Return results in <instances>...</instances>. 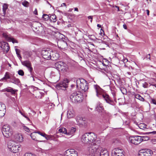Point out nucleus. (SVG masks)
<instances>
[{
    "instance_id": "nucleus-20",
    "label": "nucleus",
    "mask_w": 156,
    "mask_h": 156,
    "mask_svg": "<svg viewBox=\"0 0 156 156\" xmlns=\"http://www.w3.org/2000/svg\"><path fill=\"white\" fill-rule=\"evenodd\" d=\"M99 156H109L108 151L105 149L102 148L99 152Z\"/></svg>"
},
{
    "instance_id": "nucleus-50",
    "label": "nucleus",
    "mask_w": 156,
    "mask_h": 156,
    "mask_svg": "<svg viewBox=\"0 0 156 156\" xmlns=\"http://www.w3.org/2000/svg\"><path fill=\"white\" fill-rule=\"evenodd\" d=\"M23 129L28 132H29L30 131V129L29 128L26 126H23Z\"/></svg>"
},
{
    "instance_id": "nucleus-43",
    "label": "nucleus",
    "mask_w": 156,
    "mask_h": 156,
    "mask_svg": "<svg viewBox=\"0 0 156 156\" xmlns=\"http://www.w3.org/2000/svg\"><path fill=\"white\" fill-rule=\"evenodd\" d=\"M18 73L20 75L23 76L24 75V72L21 69L19 70L18 71Z\"/></svg>"
},
{
    "instance_id": "nucleus-8",
    "label": "nucleus",
    "mask_w": 156,
    "mask_h": 156,
    "mask_svg": "<svg viewBox=\"0 0 156 156\" xmlns=\"http://www.w3.org/2000/svg\"><path fill=\"white\" fill-rule=\"evenodd\" d=\"M125 152L123 150L119 148L114 149L112 151V156H125Z\"/></svg>"
},
{
    "instance_id": "nucleus-11",
    "label": "nucleus",
    "mask_w": 156,
    "mask_h": 156,
    "mask_svg": "<svg viewBox=\"0 0 156 156\" xmlns=\"http://www.w3.org/2000/svg\"><path fill=\"white\" fill-rule=\"evenodd\" d=\"M51 52L50 50H42L41 51V54L43 58L47 60L51 58Z\"/></svg>"
},
{
    "instance_id": "nucleus-3",
    "label": "nucleus",
    "mask_w": 156,
    "mask_h": 156,
    "mask_svg": "<svg viewBox=\"0 0 156 156\" xmlns=\"http://www.w3.org/2000/svg\"><path fill=\"white\" fill-rule=\"evenodd\" d=\"M76 87L80 88L82 90L85 92L87 91L88 87L86 81L84 80L78 79L76 81Z\"/></svg>"
},
{
    "instance_id": "nucleus-14",
    "label": "nucleus",
    "mask_w": 156,
    "mask_h": 156,
    "mask_svg": "<svg viewBox=\"0 0 156 156\" xmlns=\"http://www.w3.org/2000/svg\"><path fill=\"white\" fill-rule=\"evenodd\" d=\"M2 35L3 37L5 38L8 41H12L13 43H18V42L16 40L11 37L9 35H8L6 33H3Z\"/></svg>"
},
{
    "instance_id": "nucleus-57",
    "label": "nucleus",
    "mask_w": 156,
    "mask_h": 156,
    "mask_svg": "<svg viewBox=\"0 0 156 156\" xmlns=\"http://www.w3.org/2000/svg\"><path fill=\"white\" fill-rule=\"evenodd\" d=\"M149 133H153V134H156V131H153Z\"/></svg>"
},
{
    "instance_id": "nucleus-46",
    "label": "nucleus",
    "mask_w": 156,
    "mask_h": 156,
    "mask_svg": "<svg viewBox=\"0 0 156 156\" xmlns=\"http://www.w3.org/2000/svg\"><path fill=\"white\" fill-rule=\"evenodd\" d=\"M26 54L27 55V57H31L33 55V52L32 51H27L26 52Z\"/></svg>"
},
{
    "instance_id": "nucleus-5",
    "label": "nucleus",
    "mask_w": 156,
    "mask_h": 156,
    "mask_svg": "<svg viewBox=\"0 0 156 156\" xmlns=\"http://www.w3.org/2000/svg\"><path fill=\"white\" fill-rule=\"evenodd\" d=\"M2 132L3 136L7 138L9 137L12 134V129L10 126L6 124L4 125L2 129Z\"/></svg>"
},
{
    "instance_id": "nucleus-49",
    "label": "nucleus",
    "mask_w": 156,
    "mask_h": 156,
    "mask_svg": "<svg viewBox=\"0 0 156 156\" xmlns=\"http://www.w3.org/2000/svg\"><path fill=\"white\" fill-rule=\"evenodd\" d=\"M37 133L44 137H45L46 135L45 133H42L41 132H37Z\"/></svg>"
},
{
    "instance_id": "nucleus-13",
    "label": "nucleus",
    "mask_w": 156,
    "mask_h": 156,
    "mask_svg": "<svg viewBox=\"0 0 156 156\" xmlns=\"http://www.w3.org/2000/svg\"><path fill=\"white\" fill-rule=\"evenodd\" d=\"M58 46L59 48L64 50L67 48V43L64 41L60 40L58 42Z\"/></svg>"
},
{
    "instance_id": "nucleus-16",
    "label": "nucleus",
    "mask_w": 156,
    "mask_h": 156,
    "mask_svg": "<svg viewBox=\"0 0 156 156\" xmlns=\"http://www.w3.org/2000/svg\"><path fill=\"white\" fill-rule=\"evenodd\" d=\"M0 46L4 50V51L7 53L9 51V47L8 43L4 41H2L1 43Z\"/></svg>"
},
{
    "instance_id": "nucleus-21",
    "label": "nucleus",
    "mask_w": 156,
    "mask_h": 156,
    "mask_svg": "<svg viewBox=\"0 0 156 156\" xmlns=\"http://www.w3.org/2000/svg\"><path fill=\"white\" fill-rule=\"evenodd\" d=\"M51 51V58L50 59L53 60H57L59 57L58 54L55 52Z\"/></svg>"
},
{
    "instance_id": "nucleus-22",
    "label": "nucleus",
    "mask_w": 156,
    "mask_h": 156,
    "mask_svg": "<svg viewBox=\"0 0 156 156\" xmlns=\"http://www.w3.org/2000/svg\"><path fill=\"white\" fill-rule=\"evenodd\" d=\"M63 65H62L61 68L60 70L63 71V72H68L69 70V68L68 66L67 65L64 63H63Z\"/></svg>"
},
{
    "instance_id": "nucleus-37",
    "label": "nucleus",
    "mask_w": 156,
    "mask_h": 156,
    "mask_svg": "<svg viewBox=\"0 0 156 156\" xmlns=\"http://www.w3.org/2000/svg\"><path fill=\"white\" fill-rule=\"evenodd\" d=\"M15 51L18 57H19V59L21 60L22 57L20 54V50L16 48Z\"/></svg>"
},
{
    "instance_id": "nucleus-39",
    "label": "nucleus",
    "mask_w": 156,
    "mask_h": 156,
    "mask_svg": "<svg viewBox=\"0 0 156 156\" xmlns=\"http://www.w3.org/2000/svg\"><path fill=\"white\" fill-rule=\"evenodd\" d=\"M141 142L143 141L147 140H149V138L147 136H140Z\"/></svg>"
},
{
    "instance_id": "nucleus-41",
    "label": "nucleus",
    "mask_w": 156,
    "mask_h": 156,
    "mask_svg": "<svg viewBox=\"0 0 156 156\" xmlns=\"http://www.w3.org/2000/svg\"><path fill=\"white\" fill-rule=\"evenodd\" d=\"M28 70L29 71L31 75H32L34 73L33 68L32 67V65L30 66L29 67L27 68Z\"/></svg>"
},
{
    "instance_id": "nucleus-62",
    "label": "nucleus",
    "mask_w": 156,
    "mask_h": 156,
    "mask_svg": "<svg viewBox=\"0 0 156 156\" xmlns=\"http://www.w3.org/2000/svg\"><path fill=\"white\" fill-rule=\"evenodd\" d=\"M147 15L148 16L149 15V10H146Z\"/></svg>"
},
{
    "instance_id": "nucleus-53",
    "label": "nucleus",
    "mask_w": 156,
    "mask_h": 156,
    "mask_svg": "<svg viewBox=\"0 0 156 156\" xmlns=\"http://www.w3.org/2000/svg\"><path fill=\"white\" fill-rule=\"evenodd\" d=\"M88 18L89 19H90V22L91 23L92 22V19H93V16H89L88 17Z\"/></svg>"
},
{
    "instance_id": "nucleus-33",
    "label": "nucleus",
    "mask_w": 156,
    "mask_h": 156,
    "mask_svg": "<svg viewBox=\"0 0 156 156\" xmlns=\"http://www.w3.org/2000/svg\"><path fill=\"white\" fill-rule=\"evenodd\" d=\"M56 16L55 15H52L50 16L49 20L51 22H55L56 21Z\"/></svg>"
},
{
    "instance_id": "nucleus-31",
    "label": "nucleus",
    "mask_w": 156,
    "mask_h": 156,
    "mask_svg": "<svg viewBox=\"0 0 156 156\" xmlns=\"http://www.w3.org/2000/svg\"><path fill=\"white\" fill-rule=\"evenodd\" d=\"M96 109L99 112L102 111L104 109V107L103 106L101 103H99L97 105L96 107Z\"/></svg>"
},
{
    "instance_id": "nucleus-24",
    "label": "nucleus",
    "mask_w": 156,
    "mask_h": 156,
    "mask_svg": "<svg viewBox=\"0 0 156 156\" xmlns=\"http://www.w3.org/2000/svg\"><path fill=\"white\" fill-rule=\"evenodd\" d=\"M57 87L60 89L64 90L67 87V84L64 83H59L57 86Z\"/></svg>"
},
{
    "instance_id": "nucleus-52",
    "label": "nucleus",
    "mask_w": 156,
    "mask_h": 156,
    "mask_svg": "<svg viewBox=\"0 0 156 156\" xmlns=\"http://www.w3.org/2000/svg\"><path fill=\"white\" fill-rule=\"evenodd\" d=\"M151 102L152 103H153L155 105H156V100H155V99H152Z\"/></svg>"
},
{
    "instance_id": "nucleus-54",
    "label": "nucleus",
    "mask_w": 156,
    "mask_h": 156,
    "mask_svg": "<svg viewBox=\"0 0 156 156\" xmlns=\"http://www.w3.org/2000/svg\"><path fill=\"white\" fill-rule=\"evenodd\" d=\"M123 27L125 29H127V26L125 24H124L123 25Z\"/></svg>"
},
{
    "instance_id": "nucleus-12",
    "label": "nucleus",
    "mask_w": 156,
    "mask_h": 156,
    "mask_svg": "<svg viewBox=\"0 0 156 156\" xmlns=\"http://www.w3.org/2000/svg\"><path fill=\"white\" fill-rule=\"evenodd\" d=\"M102 96L107 103L112 106L115 105L114 101L111 99V98L108 94H104L102 95Z\"/></svg>"
},
{
    "instance_id": "nucleus-6",
    "label": "nucleus",
    "mask_w": 156,
    "mask_h": 156,
    "mask_svg": "<svg viewBox=\"0 0 156 156\" xmlns=\"http://www.w3.org/2000/svg\"><path fill=\"white\" fill-rule=\"evenodd\" d=\"M77 124L81 126L86 127L87 126V122L85 119L80 116H77L76 118Z\"/></svg>"
},
{
    "instance_id": "nucleus-60",
    "label": "nucleus",
    "mask_w": 156,
    "mask_h": 156,
    "mask_svg": "<svg viewBox=\"0 0 156 156\" xmlns=\"http://www.w3.org/2000/svg\"><path fill=\"white\" fill-rule=\"evenodd\" d=\"M24 117L26 118L27 119V120H28V121H30V119H29L26 116H24Z\"/></svg>"
},
{
    "instance_id": "nucleus-48",
    "label": "nucleus",
    "mask_w": 156,
    "mask_h": 156,
    "mask_svg": "<svg viewBox=\"0 0 156 156\" xmlns=\"http://www.w3.org/2000/svg\"><path fill=\"white\" fill-rule=\"evenodd\" d=\"M5 11L6 10H0L1 13H0V14L1 16H4L5 14Z\"/></svg>"
},
{
    "instance_id": "nucleus-30",
    "label": "nucleus",
    "mask_w": 156,
    "mask_h": 156,
    "mask_svg": "<svg viewBox=\"0 0 156 156\" xmlns=\"http://www.w3.org/2000/svg\"><path fill=\"white\" fill-rule=\"evenodd\" d=\"M45 138L48 140L56 141L55 137L53 136L48 135L46 134Z\"/></svg>"
},
{
    "instance_id": "nucleus-17",
    "label": "nucleus",
    "mask_w": 156,
    "mask_h": 156,
    "mask_svg": "<svg viewBox=\"0 0 156 156\" xmlns=\"http://www.w3.org/2000/svg\"><path fill=\"white\" fill-rule=\"evenodd\" d=\"M81 141L84 144H90L87 133H85L82 136L81 138Z\"/></svg>"
},
{
    "instance_id": "nucleus-28",
    "label": "nucleus",
    "mask_w": 156,
    "mask_h": 156,
    "mask_svg": "<svg viewBox=\"0 0 156 156\" xmlns=\"http://www.w3.org/2000/svg\"><path fill=\"white\" fill-rule=\"evenodd\" d=\"M76 129L73 127L68 132H67V135H70L72 136L76 131Z\"/></svg>"
},
{
    "instance_id": "nucleus-32",
    "label": "nucleus",
    "mask_w": 156,
    "mask_h": 156,
    "mask_svg": "<svg viewBox=\"0 0 156 156\" xmlns=\"http://www.w3.org/2000/svg\"><path fill=\"white\" fill-rule=\"evenodd\" d=\"M74 149H71L70 150H68L65 152V156H71L70 155L71 152H73Z\"/></svg>"
},
{
    "instance_id": "nucleus-61",
    "label": "nucleus",
    "mask_w": 156,
    "mask_h": 156,
    "mask_svg": "<svg viewBox=\"0 0 156 156\" xmlns=\"http://www.w3.org/2000/svg\"><path fill=\"white\" fill-rule=\"evenodd\" d=\"M97 27L99 28H101V25L99 24H98L97 25Z\"/></svg>"
},
{
    "instance_id": "nucleus-42",
    "label": "nucleus",
    "mask_w": 156,
    "mask_h": 156,
    "mask_svg": "<svg viewBox=\"0 0 156 156\" xmlns=\"http://www.w3.org/2000/svg\"><path fill=\"white\" fill-rule=\"evenodd\" d=\"M22 4L24 6L27 7L29 5V2L26 1H24L22 2Z\"/></svg>"
},
{
    "instance_id": "nucleus-40",
    "label": "nucleus",
    "mask_w": 156,
    "mask_h": 156,
    "mask_svg": "<svg viewBox=\"0 0 156 156\" xmlns=\"http://www.w3.org/2000/svg\"><path fill=\"white\" fill-rule=\"evenodd\" d=\"M42 17L46 21L49 20L50 16L48 15L43 14Z\"/></svg>"
},
{
    "instance_id": "nucleus-35",
    "label": "nucleus",
    "mask_w": 156,
    "mask_h": 156,
    "mask_svg": "<svg viewBox=\"0 0 156 156\" xmlns=\"http://www.w3.org/2000/svg\"><path fill=\"white\" fill-rule=\"evenodd\" d=\"M58 131L60 133H63L67 135V132L66 128H62L59 129Z\"/></svg>"
},
{
    "instance_id": "nucleus-23",
    "label": "nucleus",
    "mask_w": 156,
    "mask_h": 156,
    "mask_svg": "<svg viewBox=\"0 0 156 156\" xmlns=\"http://www.w3.org/2000/svg\"><path fill=\"white\" fill-rule=\"evenodd\" d=\"M9 82L13 83L15 84H18L20 83V80L19 79L16 78L15 77L11 78Z\"/></svg>"
},
{
    "instance_id": "nucleus-44",
    "label": "nucleus",
    "mask_w": 156,
    "mask_h": 156,
    "mask_svg": "<svg viewBox=\"0 0 156 156\" xmlns=\"http://www.w3.org/2000/svg\"><path fill=\"white\" fill-rule=\"evenodd\" d=\"M23 156H36L35 154L31 153H26L23 155Z\"/></svg>"
},
{
    "instance_id": "nucleus-58",
    "label": "nucleus",
    "mask_w": 156,
    "mask_h": 156,
    "mask_svg": "<svg viewBox=\"0 0 156 156\" xmlns=\"http://www.w3.org/2000/svg\"><path fill=\"white\" fill-rule=\"evenodd\" d=\"M128 61V60L127 59H124L123 62H127Z\"/></svg>"
},
{
    "instance_id": "nucleus-36",
    "label": "nucleus",
    "mask_w": 156,
    "mask_h": 156,
    "mask_svg": "<svg viewBox=\"0 0 156 156\" xmlns=\"http://www.w3.org/2000/svg\"><path fill=\"white\" fill-rule=\"evenodd\" d=\"M135 97L136 98L138 99L141 101H143L144 100V99L139 94H136Z\"/></svg>"
},
{
    "instance_id": "nucleus-29",
    "label": "nucleus",
    "mask_w": 156,
    "mask_h": 156,
    "mask_svg": "<svg viewBox=\"0 0 156 156\" xmlns=\"http://www.w3.org/2000/svg\"><path fill=\"white\" fill-rule=\"evenodd\" d=\"M21 63L23 65L26 66L27 68L29 67V66L31 65V64L29 61H21Z\"/></svg>"
},
{
    "instance_id": "nucleus-59",
    "label": "nucleus",
    "mask_w": 156,
    "mask_h": 156,
    "mask_svg": "<svg viewBox=\"0 0 156 156\" xmlns=\"http://www.w3.org/2000/svg\"><path fill=\"white\" fill-rule=\"evenodd\" d=\"M20 113H21V114L24 117V116H26L25 115H24L21 112V111H20Z\"/></svg>"
},
{
    "instance_id": "nucleus-26",
    "label": "nucleus",
    "mask_w": 156,
    "mask_h": 156,
    "mask_svg": "<svg viewBox=\"0 0 156 156\" xmlns=\"http://www.w3.org/2000/svg\"><path fill=\"white\" fill-rule=\"evenodd\" d=\"M94 89L96 93L97 96L99 97V95L100 94V91H101V88L100 87L97 85H94Z\"/></svg>"
},
{
    "instance_id": "nucleus-38",
    "label": "nucleus",
    "mask_w": 156,
    "mask_h": 156,
    "mask_svg": "<svg viewBox=\"0 0 156 156\" xmlns=\"http://www.w3.org/2000/svg\"><path fill=\"white\" fill-rule=\"evenodd\" d=\"M7 91L11 92L12 94H15L16 90H13L12 88H9L7 89Z\"/></svg>"
},
{
    "instance_id": "nucleus-51",
    "label": "nucleus",
    "mask_w": 156,
    "mask_h": 156,
    "mask_svg": "<svg viewBox=\"0 0 156 156\" xmlns=\"http://www.w3.org/2000/svg\"><path fill=\"white\" fill-rule=\"evenodd\" d=\"M143 86L144 88H147L148 87V84L146 82L143 84Z\"/></svg>"
},
{
    "instance_id": "nucleus-2",
    "label": "nucleus",
    "mask_w": 156,
    "mask_h": 156,
    "mask_svg": "<svg viewBox=\"0 0 156 156\" xmlns=\"http://www.w3.org/2000/svg\"><path fill=\"white\" fill-rule=\"evenodd\" d=\"M8 147L13 153H16L21 149L19 144L13 140H10L8 142Z\"/></svg>"
},
{
    "instance_id": "nucleus-55",
    "label": "nucleus",
    "mask_w": 156,
    "mask_h": 156,
    "mask_svg": "<svg viewBox=\"0 0 156 156\" xmlns=\"http://www.w3.org/2000/svg\"><path fill=\"white\" fill-rule=\"evenodd\" d=\"M34 13L36 15H37V10H34Z\"/></svg>"
},
{
    "instance_id": "nucleus-1",
    "label": "nucleus",
    "mask_w": 156,
    "mask_h": 156,
    "mask_svg": "<svg viewBox=\"0 0 156 156\" xmlns=\"http://www.w3.org/2000/svg\"><path fill=\"white\" fill-rule=\"evenodd\" d=\"M100 143V139H98L97 140V144H91L89 147V152L91 156H99V152L101 149V147L99 146Z\"/></svg>"
},
{
    "instance_id": "nucleus-15",
    "label": "nucleus",
    "mask_w": 156,
    "mask_h": 156,
    "mask_svg": "<svg viewBox=\"0 0 156 156\" xmlns=\"http://www.w3.org/2000/svg\"><path fill=\"white\" fill-rule=\"evenodd\" d=\"M5 108L6 107L4 104L0 103V118L5 115L6 111Z\"/></svg>"
},
{
    "instance_id": "nucleus-34",
    "label": "nucleus",
    "mask_w": 156,
    "mask_h": 156,
    "mask_svg": "<svg viewBox=\"0 0 156 156\" xmlns=\"http://www.w3.org/2000/svg\"><path fill=\"white\" fill-rule=\"evenodd\" d=\"M37 132H34L31 134L30 136L31 138L35 141H37V138L36 137L37 134H36Z\"/></svg>"
},
{
    "instance_id": "nucleus-63",
    "label": "nucleus",
    "mask_w": 156,
    "mask_h": 156,
    "mask_svg": "<svg viewBox=\"0 0 156 156\" xmlns=\"http://www.w3.org/2000/svg\"><path fill=\"white\" fill-rule=\"evenodd\" d=\"M31 76H32V78H33V80L34 81H35V78H34V76H33V74H32V75H31Z\"/></svg>"
},
{
    "instance_id": "nucleus-7",
    "label": "nucleus",
    "mask_w": 156,
    "mask_h": 156,
    "mask_svg": "<svg viewBox=\"0 0 156 156\" xmlns=\"http://www.w3.org/2000/svg\"><path fill=\"white\" fill-rule=\"evenodd\" d=\"M140 136H130L129 139V142L135 145H138L141 142Z\"/></svg>"
},
{
    "instance_id": "nucleus-27",
    "label": "nucleus",
    "mask_w": 156,
    "mask_h": 156,
    "mask_svg": "<svg viewBox=\"0 0 156 156\" xmlns=\"http://www.w3.org/2000/svg\"><path fill=\"white\" fill-rule=\"evenodd\" d=\"M10 75L11 74L9 73V72H6L5 73V74L4 75V76L2 79V80H5V81H6L8 79H10L11 78L10 77Z\"/></svg>"
},
{
    "instance_id": "nucleus-64",
    "label": "nucleus",
    "mask_w": 156,
    "mask_h": 156,
    "mask_svg": "<svg viewBox=\"0 0 156 156\" xmlns=\"http://www.w3.org/2000/svg\"><path fill=\"white\" fill-rule=\"evenodd\" d=\"M66 5L65 4V3H63V4H62V6H63V5L64 6H65Z\"/></svg>"
},
{
    "instance_id": "nucleus-19",
    "label": "nucleus",
    "mask_w": 156,
    "mask_h": 156,
    "mask_svg": "<svg viewBox=\"0 0 156 156\" xmlns=\"http://www.w3.org/2000/svg\"><path fill=\"white\" fill-rule=\"evenodd\" d=\"M15 140L20 142H21L23 141V138L21 133L16 134L14 136Z\"/></svg>"
},
{
    "instance_id": "nucleus-10",
    "label": "nucleus",
    "mask_w": 156,
    "mask_h": 156,
    "mask_svg": "<svg viewBox=\"0 0 156 156\" xmlns=\"http://www.w3.org/2000/svg\"><path fill=\"white\" fill-rule=\"evenodd\" d=\"M88 138H89L90 144H96L97 140L99 138H97L96 135L93 133H87Z\"/></svg>"
},
{
    "instance_id": "nucleus-18",
    "label": "nucleus",
    "mask_w": 156,
    "mask_h": 156,
    "mask_svg": "<svg viewBox=\"0 0 156 156\" xmlns=\"http://www.w3.org/2000/svg\"><path fill=\"white\" fill-rule=\"evenodd\" d=\"M67 115L69 119L75 117V112L73 109L70 108L68 110Z\"/></svg>"
},
{
    "instance_id": "nucleus-47",
    "label": "nucleus",
    "mask_w": 156,
    "mask_h": 156,
    "mask_svg": "<svg viewBox=\"0 0 156 156\" xmlns=\"http://www.w3.org/2000/svg\"><path fill=\"white\" fill-rule=\"evenodd\" d=\"M3 10H6L8 9V5L7 4H4L2 5Z\"/></svg>"
},
{
    "instance_id": "nucleus-56",
    "label": "nucleus",
    "mask_w": 156,
    "mask_h": 156,
    "mask_svg": "<svg viewBox=\"0 0 156 156\" xmlns=\"http://www.w3.org/2000/svg\"><path fill=\"white\" fill-rule=\"evenodd\" d=\"M146 58H148L149 59H150V54H149L148 55H147V57H146Z\"/></svg>"
},
{
    "instance_id": "nucleus-4",
    "label": "nucleus",
    "mask_w": 156,
    "mask_h": 156,
    "mask_svg": "<svg viewBox=\"0 0 156 156\" xmlns=\"http://www.w3.org/2000/svg\"><path fill=\"white\" fill-rule=\"evenodd\" d=\"M82 94L79 92L73 93L70 97L71 101L74 103L81 102L82 101Z\"/></svg>"
},
{
    "instance_id": "nucleus-45",
    "label": "nucleus",
    "mask_w": 156,
    "mask_h": 156,
    "mask_svg": "<svg viewBox=\"0 0 156 156\" xmlns=\"http://www.w3.org/2000/svg\"><path fill=\"white\" fill-rule=\"evenodd\" d=\"M73 152H71L70 156H77L78 154L77 151L74 150L73 151Z\"/></svg>"
},
{
    "instance_id": "nucleus-9",
    "label": "nucleus",
    "mask_w": 156,
    "mask_h": 156,
    "mask_svg": "<svg viewBox=\"0 0 156 156\" xmlns=\"http://www.w3.org/2000/svg\"><path fill=\"white\" fill-rule=\"evenodd\" d=\"M152 151L149 149H143L139 151L138 156H151Z\"/></svg>"
},
{
    "instance_id": "nucleus-25",
    "label": "nucleus",
    "mask_w": 156,
    "mask_h": 156,
    "mask_svg": "<svg viewBox=\"0 0 156 156\" xmlns=\"http://www.w3.org/2000/svg\"><path fill=\"white\" fill-rule=\"evenodd\" d=\"M63 62L61 61L56 62L55 64V67L59 70H60L62 65H63Z\"/></svg>"
}]
</instances>
